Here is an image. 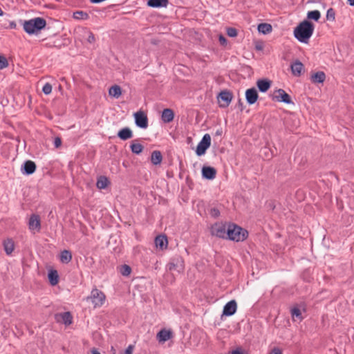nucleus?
I'll list each match as a JSON object with an SVG mask.
<instances>
[{"instance_id":"obj_51","label":"nucleus","mask_w":354,"mask_h":354,"mask_svg":"<svg viewBox=\"0 0 354 354\" xmlns=\"http://www.w3.org/2000/svg\"><path fill=\"white\" fill-rule=\"evenodd\" d=\"M111 351L113 354H116V351H115V349L114 348V347L112 346L111 348Z\"/></svg>"},{"instance_id":"obj_19","label":"nucleus","mask_w":354,"mask_h":354,"mask_svg":"<svg viewBox=\"0 0 354 354\" xmlns=\"http://www.w3.org/2000/svg\"><path fill=\"white\" fill-rule=\"evenodd\" d=\"M303 69L304 65L299 61H297L291 65L292 73L295 76H299Z\"/></svg>"},{"instance_id":"obj_46","label":"nucleus","mask_w":354,"mask_h":354,"mask_svg":"<svg viewBox=\"0 0 354 354\" xmlns=\"http://www.w3.org/2000/svg\"><path fill=\"white\" fill-rule=\"evenodd\" d=\"M218 39H219V41H220L221 45H225L226 44L227 40H226V39L225 38L224 36L220 35L219 37H218Z\"/></svg>"},{"instance_id":"obj_54","label":"nucleus","mask_w":354,"mask_h":354,"mask_svg":"<svg viewBox=\"0 0 354 354\" xmlns=\"http://www.w3.org/2000/svg\"><path fill=\"white\" fill-rule=\"evenodd\" d=\"M257 49H261L260 46L257 47Z\"/></svg>"},{"instance_id":"obj_3","label":"nucleus","mask_w":354,"mask_h":354,"mask_svg":"<svg viewBox=\"0 0 354 354\" xmlns=\"http://www.w3.org/2000/svg\"><path fill=\"white\" fill-rule=\"evenodd\" d=\"M227 238L235 241H243L247 238L248 232L236 225H229L227 231Z\"/></svg>"},{"instance_id":"obj_13","label":"nucleus","mask_w":354,"mask_h":354,"mask_svg":"<svg viewBox=\"0 0 354 354\" xmlns=\"http://www.w3.org/2000/svg\"><path fill=\"white\" fill-rule=\"evenodd\" d=\"M216 170L212 167L204 166L202 168V176L204 178L212 180L216 177Z\"/></svg>"},{"instance_id":"obj_17","label":"nucleus","mask_w":354,"mask_h":354,"mask_svg":"<svg viewBox=\"0 0 354 354\" xmlns=\"http://www.w3.org/2000/svg\"><path fill=\"white\" fill-rule=\"evenodd\" d=\"M29 228L31 230L39 231L40 228V220L38 216L32 215L29 220Z\"/></svg>"},{"instance_id":"obj_15","label":"nucleus","mask_w":354,"mask_h":354,"mask_svg":"<svg viewBox=\"0 0 354 354\" xmlns=\"http://www.w3.org/2000/svg\"><path fill=\"white\" fill-rule=\"evenodd\" d=\"M174 113L171 109H165L161 114V120L164 123H169L174 120Z\"/></svg>"},{"instance_id":"obj_33","label":"nucleus","mask_w":354,"mask_h":354,"mask_svg":"<svg viewBox=\"0 0 354 354\" xmlns=\"http://www.w3.org/2000/svg\"><path fill=\"white\" fill-rule=\"evenodd\" d=\"M321 17L320 12L318 10L309 11L307 13V18L317 21Z\"/></svg>"},{"instance_id":"obj_53","label":"nucleus","mask_w":354,"mask_h":354,"mask_svg":"<svg viewBox=\"0 0 354 354\" xmlns=\"http://www.w3.org/2000/svg\"><path fill=\"white\" fill-rule=\"evenodd\" d=\"M257 49H261L260 46L257 47Z\"/></svg>"},{"instance_id":"obj_7","label":"nucleus","mask_w":354,"mask_h":354,"mask_svg":"<svg viewBox=\"0 0 354 354\" xmlns=\"http://www.w3.org/2000/svg\"><path fill=\"white\" fill-rule=\"evenodd\" d=\"M174 337L173 331L171 329H162L156 334V338L160 344H163L166 342L171 340Z\"/></svg>"},{"instance_id":"obj_21","label":"nucleus","mask_w":354,"mask_h":354,"mask_svg":"<svg viewBox=\"0 0 354 354\" xmlns=\"http://www.w3.org/2000/svg\"><path fill=\"white\" fill-rule=\"evenodd\" d=\"M57 320L66 325H69L72 322V316L68 312L61 313L57 315Z\"/></svg>"},{"instance_id":"obj_32","label":"nucleus","mask_w":354,"mask_h":354,"mask_svg":"<svg viewBox=\"0 0 354 354\" xmlns=\"http://www.w3.org/2000/svg\"><path fill=\"white\" fill-rule=\"evenodd\" d=\"M73 17L77 20H86L88 19V15L83 11H76L73 13Z\"/></svg>"},{"instance_id":"obj_30","label":"nucleus","mask_w":354,"mask_h":354,"mask_svg":"<svg viewBox=\"0 0 354 354\" xmlns=\"http://www.w3.org/2000/svg\"><path fill=\"white\" fill-rule=\"evenodd\" d=\"M291 315L294 321H301L303 319V317L301 316V312L300 309H299L297 307H295L291 309Z\"/></svg>"},{"instance_id":"obj_2","label":"nucleus","mask_w":354,"mask_h":354,"mask_svg":"<svg viewBox=\"0 0 354 354\" xmlns=\"http://www.w3.org/2000/svg\"><path fill=\"white\" fill-rule=\"evenodd\" d=\"M46 21L40 17L26 21L24 23V29L28 34L37 33L46 26Z\"/></svg>"},{"instance_id":"obj_31","label":"nucleus","mask_w":354,"mask_h":354,"mask_svg":"<svg viewBox=\"0 0 354 354\" xmlns=\"http://www.w3.org/2000/svg\"><path fill=\"white\" fill-rule=\"evenodd\" d=\"M109 181L105 176H100L97 181V187L99 189H104L107 187Z\"/></svg>"},{"instance_id":"obj_48","label":"nucleus","mask_w":354,"mask_h":354,"mask_svg":"<svg viewBox=\"0 0 354 354\" xmlns=\"http://www.w3.org/2000/svg\"><path fill=\"white\" fill-rule=\"evenodd\" d=\"M151 161H152L153 163H155V162H154V160H155V151H153V152L151 153Z\"/></svg>"},{"instance_id":"obj_42","label":"nucleus","mask_w":354,"mask_h":354,"mask_svg":"<svg viewBox=\"0 0 354 354\" xmlns=\"http://www.w3.org/2000/svg\"><path fill=\"white\" fill-rule=\"evenodd\" d=\"M210 215L214 218H216L220 215V212L216 208H212L210 210Z\"/></svg>"},{"instance_id":"obj_22","label":"nucleus","mask_w":354,"mask_h":354,"mask_svg":"<svg viewBox=\"0 0 354 354\" xmlns=\"http://www.w3.org/2000/svg\"><path fill=\"white\" fill-rule=\"evenodd\" d=\"M257 85L260 91L266 92L270 88L271 82L266 80H259Z\"/></svg>"},{"instance_id":"obj_34","label":"nucleus","mask_w":354,"mask_h":354,"mask_svg":"<svg viewBox=\"0 0 354 354\" xmlns=\"http://www.w3.org/2000/svg\"><path fill=\"white\" fill-rule=\"evenodd\" d=\"M131 149L133 153L139 154L142 151V146L139 143H132Z\"/></svg>"},{"instance_id":"obj_11","label":"nucleus","mask_w":354,"mask_h":354,"mask_svg":"<svg viewBox=\"0 0 354 354\" xmlns=\"http://www.w3.org/2000/svg\"><path fill=\"white\" fill-rule=\"evenodd\" d=\"M273 99L279 101V102H283L286 104H291L292 100L290 99V95L285 92L283 89H279L276 91Z\"/></svg>"},{"instance_id":"obj_14","label":"nucleus","mask_w":354,"mask_h":354,"mask_svg":"<svg viewBox=\"0 0 354 354\" xmlns=\"http://www.w3.org/2000/svg\"><path fill=\"white\" fill-rule=\"evenodd\" d=\"M245 97L248 104H254L258 99V93L254 88H249L245 91Z\"/></svg>"},{"instance_id":"obj_4","label":"nucleus","mask_w":354,"mask_h":354,"mask_svg":"<svg viewBox=\"0 0 354 354\" xmlns=\"http://www.w3.org/2000/svg\"><path fill=\"white\" fill-rule=\"evenodd\" d=\"M106 297L104 294L97 289H93L91 296L87 299H91L94 307H100L105 301Z\"/></svg>"},{"instance_id":"obj_8","label":"nucleus","mask_w":354,"mask_h":354,"mask_svg":"<svg viewBox=\"0 0 354 354\" xmlns=\"http://www.w3.org/2000/svg\"><path fill=\"white\" fill-rule=\"evenodd\" d=\"M232 100V94L228 91H223L218 95L219 106L225 108L229 106Z\"/></svg>"},{"instance_id":"obj_41","label":"nucleus","mask_w":354,"mask_h":354,"mask_svg":"<svg viewBox=\"0 0 354 354\" xmlns=\"http://www.w3.org/2000/svg\"><path fill=\"white\" fill-rule=\"evenodd\" d=\"M134 350L133 345H129L124 352H120L119 354H132Z\"/></svg>"},{"instance_id":"obj_12","label":"nucleus","mask_w":354,"mask_h":354,"mask_svg":"<svg viewBox=\"0 0 354 354\" xmlns=\"http://www.w3.org/2000/svg\"><path fill=\"white\" fill-rule=\"evenodd\" d=\"M236 308L237 304L236 301L231 300L225 305L223 310V315L231 316L236 313Z\"/></svg>"},{"instance_id":"obj_35","label":"nucleus","mask_w":354,"mask_h":354,"mask_svg":"<svg viewBox=\"0 0 354 354\" xmlns=\"http://www.w3.org/2000/svg\"><path fill=\"white\" fill-rule=\"evenodd\" d=\"M8 66V62L6 57L0 55V70H2Z\"/></svg>"},{"instance_id":"obj_5","label":"nucleus","mask_w":354,"mask_h":354,"mask_svg":"<svg viewBox=\"0 0 354 354\" xmlns=\"http://www.w3.org/2000/svg\"><path fill=\"white\" fill-rule=\"evenodd\" d=\"M211 145V136L209 134L206 133L203 136L201 142L198 144L196 153L198 156H202L205 153L206 150Z\"/></svg>"},{"instance_id":"obj_29","label":"nucleus","mask_w":354,"mask_h":354,"mask_svg":"<svg viewBox=\"0 0 354 354\" xmlns=\"http://www.w3.org/2000/svg\"><path fill=\"white\" fill-rule=\"evenodd\" d=\"M272 26L269 24H266V23H263V24H260L259 26H258V30L259 32H261L263 34H268V33H270L271 31H272Z\"/></svg>"},{"instance_id":"obj_20","label":"nucleus","mask_w":354,"mask_h":354,"mask_svg":"<svg viewBox=\"0 0 354 354\" xmlns=\"http://www.w3.org/2000/svg\"><path fill=\"white\" fill-rule=\"evenodd\" d=\"M36 165L31 160L26 161L24 165V173L26 174H31L35 172Z\"/></svg>"},{"instance_id":"obj_44","label":"nucleus","mask_w":354,"mask_h":354,"mask_svg":"<svg viewBox=\"0 0 354 354\" xmlns=\"http://www.w3.org/2000/svg\"><path fill=\"white\" fill-rule=\"evenodd\" d=\"M54 145L56 148H59L62 145V140L59 137L55 138Z\"/></svg>"},{"instance_id":"obj_39","label":"nucleus","mask_w":354,"mask_h":354,"mask_svg":"<svg viewBox=\"0 0 354 354\" xmlns=\"http://www.w3.org/2000/svg\"><path fill=\"white\" fill-rule=\"evenodd\" d=\"M168 0H156V8H165L168 5Z\"/></svg>"},{"instance_id":"obj_1","label":"nucleus","mask_w":354,"mask_h":354,"mask_svg":"<svg viewBox=\"0 0 354 354\" xmlns=\"http://www.w3.org/2000/svg\"><path fill=\"white\" fill-rule=\"evenodd\" d=\"M314 28L313 23L304 20L294 29V36L299 41L308 44L313 34Z\"/></svg>"},{"instance_id":"obj_24","label":"nucleus","mask_w":354,"mask_h":354,"mask_svg":"<svg viewBox=\"0 0 354 354\" xmlns=\"http://www.w3.org/2000/svg\"><path fill=\"white\" fill-rule=\"evenodd\" d=\"M59 259L63 263H68L72 260V254L69 250H65L60 254Z\"/></svg>"},{"instance_id":"obj_27","label":"nucleus","mask_w":354,"mask_h":354,"mask_svg":"<svg viewBox=\"0 0 354 354\" xmlns=\"http://www.w3.org/2000/svg\"><path fill=\"white\" fill-rule=\"evenodd\" d=\"M48 277L52 286L57 284L59 281V276L56 270H50L48 274Z\"/></svg>"},{"instance_id":"obj_45","label":"nucleus","mask_w":354,"mask_h":354,"mask_svg":"<svg viewBox=\"0 0 354 354\" xmlns=\"http://www.w3.org/2000/svg\"><path fill=\"white\" fill-rule=\"evenodd\" d=\"M270 354H282V351L279 348H274L271 350Z\"/></svg>"},{"instance_id":"obj_25","label":"nucleus","mask_w":354,"mask_h":354,"mask_svg":"<svg viewBox=\"0 0 354 354\" xmlns=\"http://www.w3.org/2000/svg\"><path fill=\"white\" fill-rule=\"evenodd\" d=\"M325 78V73L322 71L317 72L311 76V80L315 83H322L324 82Z\"/></svg>"},{"instance_id":"obj_38","label":"nucleus","mask_w":354,"mask_h":354,"mask_svg":"<svg viewBox=\"0 0 354 354\" xmlns=\"http://www.w3.org/2000/svg\"><path fill=\"white\" fill-rule=\"evenodd\" d=\"M227 34L229 37H234L237 35V30L234 28H228L227 29Z\"/></svg>"},{"instance_id":"obj_50","label":"nucleus","mask_w":354,"mask_h":354,"mask_svg":"<svg viewBox=\"0 0 354 354\" xmlns=\"http://www.w3.org/2000/svg\"><path fill=\"white\" fill-rule=\"evenodd\" d=\"M91 353L92 354H100L97 351H96L95 349H93L91 351Z\"/></svg>"},{"instance_id":"obj_47","label":"nucleus","mask_w":354,"mask_h":354,"mask_svg":"<svg viewBox=\"0 0 354 354\" xmlns=\"http://www.w3.org/2000/svg\"><path fill=\"white\" fill-rule=\"evenodd\" d=\"M148 5L151 7H155V0H149Z\"/></svg>"},{"instance_id":"obj_10","label":"nucleus","mask_w":354,"mask_h":354,"mask_svg":"<svg viewBox=\"0 0 354 354\" xmlns=\"http://www.w3.org/2000/svg\"><path fill=\"white\" fill-rule=\"evenodd\" d=\"M136 124L142 129H146L148 126L147 115L143 111H138L133 114Z\"/></svg>"},{"instance_id":"obj_37","label":"nucleus","mask_w":354,"mask_h":354,"mask_svg":"<svg viewBox=\"0 0 354 354\" xmlns=\"http://www.w3.org/2000/svg\"><path fill=\"white\" fill-rule=\"evenodd\" d=\"M42 91L44 94L48 95L52 92V86L49 83H46L42 88Z\"/></svg>"},{"instance_id":"obj_43","label":"nucleus","mask_w":354,"mask_h":354,"mask_svg":"<svg viewBox=\"0 0 354 354\" xmlns=\"http://www.w3.org/2000/svg\"><path fill=\"white\" fill-rule=\"evenodd\" d=\"M156 165L160 163L162 161V155H161V153L158 151H156Z\"/></svg>"},{"instance_id":"obj_26","label":"nucleus","mask_w":354,"mask_h":354,"mask_svg":"<svg viewBox=\"0 0 354 354\" xmlns=\"http://www.w3.org/2000/svg\"><path fill=\"white\" fill-rule=\"evenodd\" d=\"M79 31L88 36L86 40L89 44H93L95 41L94 35L86 28H80Z\"/></svg>"},{"instance_id":"obj_28","label":"nucleus","mask_w":354,"mask_h":354,"mask_svg":"<svg viewBox=\"0 0 354 354\" xmlns=\"http://www.w3.org/2000/svg\"><path fill=\"white\" fill-rule=\"evenodd\" d=\"M4 250L7 254H10L15 248V244L12 239H7L3 243Z\"/></svg>"},{"instance_id":"obj_23","label":"nucleus","mask_w":354,"mask_h":354,"mask_svg":"<svg viewBox=\"0 0 354 354\" xmlns=\"http://www.w3.org/2000/svg\"><path fill=\"white\" fill-rule=\"evenodd\" d=\"M109 94L114 98H118L122 95V89L118 85H113L110 87Z\"/></svg>"},{"instance_id":"obj_6","label":"nucleus","mask_w":354,"mask_h":354,"mask_svg":"<svg viewBox=\"0 0 354 354\" xmlns=\"http://www.w3.org/2000/svg\"><path fill=\"white\" fill-rule=\"evenodd\" d=\"M227 227L223 223H215L212 226L211 234L219 238H227Z\"/></svg>"},{"instance_id":"obj_16","label":"nucleus","mask_w":354,"mask_h":354,"mask_svg":"<svg viewBox=\"0 0 354 354\" xmlns=\"http://www.w3.org/2000/svg\"><path fill=\"white\" fill-rule=\"evenodd\" d=\"M168 246V240L166 236H156V248H159L161 250H166Z\"/></svg>"},{"instance_id":"obj_40","label":"nucleus","mask_w":354,"mask_h":354,"mask_svg":"<svg viewBox=\"0 0 354 354\" xmlns=\"http://www.w3.org/2000/svg\"><path fill=\"white\" fill-rule=\"evenodd\" d=\"M130 272H131V268L129 266L124 265L122 267L121 273L123 275L127 276L130 274Z\"/></svg>"},{"instance_id":"obj_36","label":"nucleus","mask_w":354,"mask_h":354,"mask_svg":"<svg viewBox=\"0 0 354 354\" xmlns=\"http://www.w3.org/2000/svg\"><path fill=\"white\" fill-rule=\"evenodd\" d=\"M335 11L333 10V8H329L327 10V13H326V19H327V20L334 21L335 20Z\"/></svg>"},{"instance_id":"obj_49","label":"nucleus","mask_w":354,"mask_h":354,"mask_svg":"<svg viewBox=\"0 0 354 354\" xmlns=\"http://www.w3.org/2000/svg\"><path fill=\"white\" fill-rule=\"evenodd\" d=\"M348 1V3L352 6H354V0H347Z\"/></svg>"},{"instance_id":"obj_9","label":"nucleus","mask_w":354,"mask_h":354,"mask_svg":"<svg viewBox=\"0 0 354 354\" xmlns=\"http://www.w3.org/2000/svg\"><path fill=\"white\" fill-rule=\"evenodd\" d=\"M168 266L170 270L176 271L180 273L183 272L185 268L184 260L180 257H175L171 260Z\"/></svg>"},{"instance_id":"obj_18","label":"nucleus","mask_w":354,"mask_h":354,"mask_svg":"<svg viewBox=\"0 0 354 354\" xmlns=\"http://www.w3.org/2000/svg\"><path fill=\"white\" fill-rule=\"evenodd\" d=\"M118 136L120 139L126 140L132 138L133 132L129 128L126 127L119 131Z\"/></svg>"},{"instance_id":"obj_52","label":"nucleus","mask_w":354,"mask_h":354,"mask_svg":"<svg viewBox=\"0 0 354 354\" xmlns=\"http://www.w3.org/2000/svg\"><path fill=\"white\" fill-rule=\"evenodd\" d=\"M3 11H2V10L0 8V16H2V15H3Z\"/></svg>"}]
</instances>
